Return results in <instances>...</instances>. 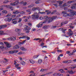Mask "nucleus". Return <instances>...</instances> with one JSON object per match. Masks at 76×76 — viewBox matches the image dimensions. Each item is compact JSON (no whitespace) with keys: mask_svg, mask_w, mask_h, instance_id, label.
<instances>
[{"mask_svg":"<svg viewBox=\"0 0 76 76\" xmlns=\"http://www.w3.org/2000/svg\"><path fill=\"white\" fill-rule=\"evenodd\" d=\"M4 33V32L2 31H0V35H3V34Z\"/></svg>","mask_w":76,"mask_h":76,"instance_id":"nucleus-37","label":"nucleus"},{"mask_svg":"<svg viewBox=\"0 0 76 76\" xmlns=\"http://www.w3.org/2000/svg\"><path fill=\"white\" fill-rule=\"evenodd\" d=\"M16 16V15H13L12 16V17L13 18H15Z\"/></svg>","mask_w":76,"mask_h":76,"instance_id":"nucleus-60","label":"nucleus"},{"mask_svg":"<svg viewBox=\"0 0 76 76\" xmlns=\"http://www.w3.org/2000/svg\"><path fill=\"white\" fill-rule=\"evenodd\" d=\"M69 27L70 28H71V29H73L74 28H75V27L74 26H72L71 25H69Z\"/></svg>","mask_w":76,"mask_h":76,"instance_id":"nucleus-45","label":"nucleus"},{"mask_svg":"<svg viewBox=\"0 0 76 76\" xmlns=\"http://www.w3.org/2000/svg\"><path fill=\"white\" fill-rule=\"evenodd\" d=\"M19 19V20L18 21V22L19 23H20L22 21V18H20Z\"/></svg>","mask_w":76,"mask_h":76,"instance_id":"nucleus-41","label":"nucleus"},{"mask_svg":"<svg viewBox=\"0 0 76 76\" xmlns=\"http://www.w3.org/2000/svg\"><path fill=\"white\" fill-rule=\"evenodd\" d=\"M12 41H15L16 40V37H11Z\"/></svg>","mask_w":76,"mask_h":76,"instance_id":"nucleus-21","label":"nucleus"},{"mask_svg":"<svg viewBox=\"0 0 76 76\" xmlns=\"http://www.w3.org/2000/svg\"><path fill=\"white\" fill-rule=\"evenodd\" d=\"M42 23L41 24V23H40L39 24H37L36 26H37V27L38 28H41V27H42Z\"/></svg>","mask_w":76,"mask_h":76,"instance_id":"nucleus-10","label":"nucleus"},{"mask_svg":"<svg viewBox=\"0 0 76 76\" xmlns=\"http://www.w3.org/2000/svg\"><path fill=\"white\" fill-rule=\"evenodd\" d=\"M51 13V11H48L47 13V15H49V14H50Z\"/></svg>","mask_w":76,"mask_h":76,"instance_id":"nucleus-57","label":"nucleus"},{"mask_svg":"<svg viewBox=\"0 0 76 76\" xmlns=\"http://www.w3.org/2000/svg\"><path fill=\"white\" fill-rule=\"evenodd\" d=\"M72 13H74V15H76V11H73Z\"/></svg>","mask_w":76,"mask_h":76,"instance_id":"nucleus-61","label":"nucleus"},{"mask_svg":"<svg viewBox=\"0 0 76 76\" xmlns=\"http://www.w3.org/2000/svg\"><path fill=\"white\" fill-rule=\"evenodd\" d=\"M19 45H16L13 47V48L14 49H18V48H19Z\"/></svg>","mask_w":76,"mask_h":76,"instance_id":"nucleus-15","label":"nucleus"},{"mask_svg":"<svg viewBox=\"0 0 76 76\" xmlns=\"http://www.w3.org/2000/svg\"><path fill=\"white\" fill-rule=\"evenodd\" d=\"M15 31H16V32H20V29H15Z\"/></svg>","mask_w":76,"mask_h":76,"instance_id":"nucleus-29","label":"nucleus"},{"mask_svg":"<svg viewBox=\"0 0 76 76\" xmlns=\"http://www.w3.org/2000/svg\"><path fill=\"white\" fill-rule=\"evenodd\" d=\"M38 9H39V7H34L32 9V10H33V11H35V10H38Z\"/></svg>","mask_w":76,"mask_h":76,"instance_id":"nucleus-16","label":"nucleus"},{"mask_svg":"<svg viewBox=\"0 0 76 76\" xmlns=\"http://www.w3.org/2000/svg\"><path fill=\"white\" fill-rule=\"evenodd\" d=\"M10 5L11 6H15L14 2V3H11L10 4Z\"/></svg>","mask_w":76,"mask_h":76,"instance_id":"nucleus-59","label":"nucleus"},{"mask_svg":"<svg viewBox=\"0 0 76 76\" xmlns=\"http://www.w3.org/2000/svg\"><path fill=\"white\" fill-rule=\"evenodd\" d=\"M67 34L69 36H71L73 35V32L72 31L71 29H69L68 30V32L67 33Z\"/></svg>","mask_w":76,"mask_h":76,"instance_id":"nucleus-4","label":"nucleus"},{"mask_svg":"<svg viewBox=\"0 0 76 76\" xmlns=\"http://www.w3.org/2000/svg\"><path fill=\"white\" fill-rule=\"evenodd\" d=\"M59 30H61V31H62V32L64 33V34H65V33H66V32H65V31H66L67 30V29H63V28H61L59 29Z\"/></svg>","mask_w":76,"mask_h":76,"instance_id":"nucleus-6","label":"nucleus"},{"mask_svg":"<svg viewBox=\"0 0 76 76\" xmlns=\"http://www.w3.org/2000/svg\"><path fill=\"white\" fill-rule=\"evenodd\" d=\"M48 27L47 26H43V27L44 29H47Z\"/></svg>","mask_w":76,"mask_h":76,"instance_id":"nucleus-31","label":"nucleus"},{"mask_svg":"<svg viewBox=\"0 0 76 76\" xmlns=\"http://www.w3.org/2000/svg\"><path fill=\"white\" fill-rule=\"evenodd\" d=\"M57 12V11L56 10H54L51 13V15H53V14H54L55 13H56Z\"/></svg>","mask_w":76,"mask_h":76,"instance_id":"nucleus-34","label":"nucleus"},{"mask_svg":"<svg viewBox=\"0 0 76 76\" xmlns=\"http://www.w3.org/2000/svg\"><path fill=\"white\" fill-rule=\"evenodd\" d=\"M12 18H7V20L8 22H10V21L12 20Z\"/></svg>","mask_w":76,"mask_h":76,"instance_id":"nucleus-20","label":"nucleus"},{"mask_svg":"<svg viewBox=\"0 0 76 76\" xmlns=\"http://www.w3.org/2000/svg\"><path fill=\"white\" fill-rule=\"evenodd\" d=\"M26 40H25L22 42H19L18 43L19 45H22V44H25V42H26Z\"/></svg>","mask_w":76,"mask_h":76,"instance_id":"nucleus-11","label":"nucleus"},{"mask_svg":"<svg viewBox=\"0 0 76 76\" xmlns=\"http://www.w3.org/2000/svg\"><path fill=\"white\" fill-rule=\"evenodd\" d=\"M76 52V50H73V52H72L71 53H70V55H75V53Z\"/></svg>","mask_w":76,"mask_h":76,"instance_id":"nucleus-14","label":"nucleus"},{"mask_svg":"<svg viewBox=\"0 0 76 76\" xmlns=\"http://www.w3.org/2000/svg\"><path fill=\"white\" fill-rule=\"evenodd\" d=\"M7 41H8V40H10V41L11 40L12 41V37L10 38H7Z\"/></svg>","mask_w":76,"mask_h":76,"instance_id":"nucleus-42","label":"nucleus"},{"mask_svg":"<svg viewBox=\"0 0 76 76\" xmlns=\"http://www.w3.org/2000/svg\"><path fill=\"white\" fill-rule=\"evenodd\" d=\"M7 26L6 25H2L0 26V29H1L2 28H4L5 27H6Z\"/></svg>","mask_w":76,"mask_h":76,"instance_id":"nucleus-9","label":"nucleus"},{"mask_svg":"<svg viewBox=\"0 0 76 76\" xmlns=\"http://www.w3.org/2000/svg\"><path fill=\"white\" fill-rule=\"evenodd\" d=\"M39 12L38 13H40V14H44L45 13V12H40L39 11Z\"/></svg>","mask_w":76,"mask_h":76,"instance_id":"nucleus-43","label":"nucleus"},{"mask_svg":"<svg viewBox=\"0 0 76 76\" xmlns=\"http://www.w3.org/2000/svg\"><path fill=\"white\" fill-rule=\"evenodd\" d=\"M68 15V14L66 13L64 15V16L65 17H66V16H67Z\"/></svg>","mask_w":76,"mask_h":76,"instance_id":"nucleus-52","label":"nucleus"},{"mask_svg":"<svg viewBox=\"0 0 76 76\" xmlns=\"http://www.w3.org/2000/svg\"><path fill=\"white\" fill-rule=\"evenodd\" d=\"M14 65H15V67L17 69H18L19 70V69H20V66H19V64H17V63L16 62V61H14Z\"/></svg>","mask_w":76,"mask_h":76,"instance_id":"nucleus-3","label":"nucleus"},{"mask_svg":"<svg viewBox=\"0 0 76 76\" xmlns=\"http://www.w3.org/2000/svg\"><path fill=\"white\" fill-rule=\"evenodd\" d=\"M72 61L71 60L66 61V63H72Z\"/></svg>","mask_w":76,"mask_h":76,"instance_id":"nucleus-38","label":"nucleus"},{"mask_svg":"<svg viewBox=\"0 0 76 76\" xmlns=\"http://www.w3.org/2000/svg\"><path fill=\"white\" fill-rule=\"evenodd\" d=\"M39 56V55H35L34 57L33 58L35 59L36 58H38Z\"/></svg>","mask_w":76,"mask_h":76,"instance_id":"nucleus-27","label":"nucleus"},{"mask_svg":"<svg viewBox=\"0 0 76 76\" xmlns=\"http://www.w3.org/2000/svg\"><path fill=\"white\" fill-rule=\"evenodd\" d=\"M26 12H28V13H29L28 14H31V9H29L28 10H26Z\"/></svg>","mask_w":76,"mask_h":76,"instance_id":"nucleus-22","label":"nucleus"},{"mask_svg":"<svg viewBox=\"0 0 76 76\" xmlns=\"http://www.w3.org/2000/svg\"><path fill=\"white\" fill-rule=\"evenodd\" d=\"M14 3L15 6H17V5H18V3H19V1H17L14 2Z\"/></svg>","mask_w":76,"mask_h":76,"instance_id":"nucleus-23","label":"nucleus"},{"mask_svg":"<svg viewBox=\"0 0 76 76\" xmlns=\"http://www.w3.org/2000/svg\"><path fill=\"white\" fill-rule=\"evenodd\" d=\"M28 25L30 26H32V23H28Z\"/></svg>","mask_w":76,"mask_h":76,"instance_id":"nucleus-58","label":"nucleus"},{"mask_svg":"<svg viewBox=\"0 0 76 76\" xmlns=\"http://www.w3.org/2000/svg\"><path fill=\"white\" fill-rule=\"evenodd\" d=\"M13 23H14V24H16L17 22L16 21H14L12 22Z\"/></svg>","mask_w":76,"mask_h":76,"instance_id":"nucleus-51","label":"nucleus"},{"mask_svg":"<svg viewBox=\"0 0 76 76\" xmlns=\"http://www.w3.org/2000/svg\"><path fill=\"white\" fill-rule=\"evenodd\" d=\"M33 7V4H31L30 5H29L28 7Z\"/></svg>","mask_w":76,"mask_h":76,"instance_id":"nucleus-47","label":"nucleus"},{"mask_svg":"<svg viewBox=\"0 0 76 76\" xmlns=\"http://www.w3.org/2000/svg\"><path fill=\"white\" fill-rule=\"evenodd\" d=\"M13 13L14 14H18L20 12L18 11V10H15L13 12Z\"/></svg>","mask_w":76,"mask_h":76,"instance_id":"nucleus-7","label":"nucleus"},{"mask_svg":"<svg viewBox=\"0 0 76 76\" xmlns=\"http://www.w3.org/2000/svg\"><path fill=\"white\" fill-rule=\"evenodd\" d=\"M58 53H62V50H57Z\"/></svg>","mask_w":76,"mask_h":76,"instance_id":"nucleus-39","label":"nucleus"},{"mask_svg":"<svg viewBox=\"0 0 76 76\" xmlns=\"http://www.w3.org/2000/svg\"><path fill=\"white\" fill-rule=\"evenodd\" d=\"M68 72L69 74H72L73 75V74H75L76 72L75 71L73 72V71H68Z\"/></svg>","mask_w":76,"mask_h":76,"instance_id":"nucleus-8","label":"nucleus"},{"mask_svg":"<svg viewBox=\"0 0 76 76\" xmlns=\"http://www.w3.org/2000/svg\"><path fill=\"white\" fill-rule=\"evenodd\" d=\"M20 49L23 51H26V49L24 48L23 47H22L20 48Z\"/></svg>","mask_w":76,"mask_h":76,"instance_id":"nucleus-25","label":"nucleus"},{"mask_svg":"<svg viewBox=\"0 0 76 76\" xmlns=\"http://www.w3.org/2000/svg\"><path fill=\"white\" fill-rule=\"evenodd\" d=\"M12 15L11 14V13H9L7 14V15L6 16L7 17H9V16H10Z\"/></svg>","mask_w":76,"mask_h":76,"instance_id":"nucleus-55","label":"nucleus"},{"mask_svg":"<svg viewBox=\"0 0 76 76\" xmlns=\"http://www.w3.org/2000/svg\"><path fill=\"white\" fill-rule=\"evenodd\" d=\"M63 2L62 1H57V2L60 5H61V4H62V3H63Z\"/></svg>","mask_w":76,"mask_h":76,"instance_id":"nucleus-18","label":"nucleus"},{"mask_svg":"<svg viewBox=\"0 0 76 76\" xmlns=\"http://www.w3.org/2000/svg\"><path fill=\"white\" fill-rule=\"evenodd\" d=\"M2 12L3 13H7V11L6 10H3L2 11Z\"/></svg>","mask_w":76,"mask_h":76,"instance_id":"nucleus-33","label":"nucleus"},{"mask_svg":"<svg viewBox=\"0 0 76 76\" xmlns=\"http://www.w3.org/2000/svg\"><path fill=\"white\" fill-rule=\"evenodd\" d=\"M42 62V60L41 59H38V62L39 64H41Z\"/></svg>","mask_w":76,"mask_h":76,"instance_id":"nucleus-12","label":"nucleus"},{"mask_svg":"<svg viewBox=\"0 0 76 76\" xmlns=\"http://www.w3.org/2000/svg\"><path fill=\"white\" fill-rule=\"evenodd\" d=\"M29 61L31 63H32V64H34L35 63V61H34L33 60H29Z\"/></svg>","mask_w":76,"mask_h":76,"instance_id":"nucleus-24","label":"nucleus"},{"mask_svg":"<svg viewBox=\"0 0 76 76\" xmlns=\"http://www.w3.org/2000/svg\"><path fill=\"white\" fill-rule=\"evenodd\" d=\"M62 13H64V15L66 13V11H63L62 12Z\"/></svg>","mask_w":76,"mask_h":76,"instance_id":"nucleus-63","label":"nucleus"},{"mask_svg":"<svg viewBox=\"0 0 76 76\" xmlns=\"http://www.w3.org/2000/svg\"><path fill=\"white\" fill-rule=\"evenodd\" d=\"M9 53H10V54H14V51H9Z\"/></svg>","mask_w":76,"mask_h":76,"instance_id":"nucleus-35","label":"nucleus"},{"mask_svg":"<svg viewBox=\"0 0 76 76\" xmlns=\"http://www.w3.org/2000/svg\"><path fill=\"white\" fill-rule=\"evenodd\" d=\"M64 7H66V6H68V7H69L70 5L69 4H66V3H64L63 4Z\"/></svg>","mask_w":76,"mask_h":76,"instance_id":"nucleus-17","label":"nucleus"},{"mask_svg":"<svg viewBox=\"0 0 76 76\" xmlns=\"http://www.w3.org/2000/svg\"><path fill=\"white\" fill-rule=\"evenodd\" d=\"M40 1V0H37V1L35 2V3H36V4H39Z\"/></svg>","mask_w":76,"mask_h":76,"instance_id":"nucleus-26","label":"nucleus"},{"mask_svg":"<svg viewBox=\"0 0 76 76\" xmlns=\"http://www.w3.org/2000/svg\"><path fill=\"white\" fill-rule=\"evenodd\" d=\"M26 38L27 40H29L30 39V37H28V36H26Z\"/></svg>","mask_w":76,"mask_h":76,"instance_id":"nucleus-48","label":"nucleus"},{"mask_svg":"<svg viewBox=\"0 0 76 76\" xmlns=\"http://www.w3.org/2000/svg\"><path fill=\"white\" fill-rule=\"evenodd\" d=\"M24 26L25 28H26L27 31H30V30H31V28L29 27H28V26L25 25Z\"/></svg>","mask_w":76,"mask_h":76,"instance_id":"nucleus-5","label":"nucleus"},{"mask_svg":"<svg viewBox=\"0 0 76 76\" xmlns=\"http://www.w3.org/2000/svg\"><path fill=\"white\" fill-rule=\"evenodd\" d=\"M44 43L43 42H42L40 44V46L41 47H42V46H44Z\"/></svg>","mask_w":76,"mask_h":76,"instance_id":"nucleus-44","label":"nucleus"},{"mask_svg":"<svg viewBox=\"0 0 76 76\" xmlns=\"http://www.w3.org/2000/svg\"><path fill=\"white\" fill-rule=\"evenodd\" d=\"M60 72L61 73H62L63 74H66V72H65V71H63V72H62V71H61Z\"/></svg>","mask_w":76,"mask_h":76,"instance_id":"nucleus-53","label":"nucleus"},{"mask_svg":"<svg viewBox=\"0 0 76 76\" xmlns=\"http://www.w3.org/2000/svg\"><path fill=\"white\" fill-rule=\"evenodd\" d=\"M24 13H25V12L24 11H22L20 12V14H24Z\"/></svg>","mask_w":76,"mask_h":76,"instance_id":"nucleus-54","label":"nucleus"},{"mask_svg":"<svg viewBox=\"0 0 76 76\" xmlns=\"http://www.w3.org/2000/svg\"><path fill=\"white\" fill-rule=\"evenodd\" d=\"M39 42H40L41 41H42V42H43L44 41L42 40V39L39 38Z\"/></svg>","mask_w":76,"mask_h":76,"instance_id":"nucleus-56","label":"nucleus"},{"mask_svg":"<svg viewBox=\"0 0 76 76\" xmlns=\"http://www.w3.org/2000/svg\"><path fill=\"white\" fill-rule=\"evenodd\" d=\"M57 18V16H53L52 17H50L49 18H48V16H47L44 17V18L46 20H49L48 21V23H50V22H52V21H53L54 19H56Z\"/></svg>","mask_w":76,"mask_h":76,"instance_id":"nucleus-1","label":"nucleus"},{"mask_svg":"<svg viewBox=\"0 0 76 76\" xmlns=\"http://www.w3.org/2000/svg\"><path fill=\"white\" fill-rule=\"evenodd\" d=\"M12 46V45L10 44V43H9V44H8L7 45H6V47L7 48H10V47H11Z\"/></svg>","mask_w":76,"mask_h":76,"instance_id":"nucleus-19","label":"nucleus"},{"mask_svg":"<svg viewBox=\"0 0 76 76\" xmlns=\"http://www.w3.org/2000/svg\"><path fill=\"white\" fill-rule=\"evenodd\" d=\"M32 18L33 19H37L39 18V15L36 14L35 15H32Z\"/></svg>","mask_w":76,"mask_h":76,"instance_id":"nucleus-2","label":"nucleus"},{"mask_svg":"<svg viewBox=\"0 0 76 76\" xmlns=\"http://www.w3.org/2000/svg\"><path fill=\"white\" fill-rule=\"evenodd\" d=\"M76 65H74V66L72 67V69H75V68H76Z\"/></svg>","mask_w":76,"mask_h":76,"instance_id":"nucleus-64","label":"nucleus"},{"mask_svg":"<svg viewBox=\"0 0 76 76\" xmlns=\"http://www.w3.org/2000/svg\"><path fill=\"white\" fill-rule=\"evenodd\" d=\"M6 7H7V8H10V9L11 10H13V8L10 7V6H6Z\"/></svg>","mask_w":76,"mask_h":76,"instance_id":"nucleus-13","label":"nucleus"},{"mask_svg":"<svg viewBox=\"0 0 76 76\" xmlns=\"http://www.w3.org/2000/svg\"><path fill=\"white\" fill-rule=\"evenodd\" d=\"M4 44H6V45H7L8 44H9V43H8V42H4Z\"/></svg>","mask_w":76,"mask_h":76,"instance_id":"nucleus-49","label":"nucleus"},{"mask_svg":"<svg viewBox=\"0 0 76 76\" xmlns=\"http://www.w3.org/2000/svg\"><path fill=\"white\" fill-rule=\"evenodd\" d=\"M53 5H54L55 7H56V8H57V4H54Z\"/></svg>","mask_w":76,"mask_h":76,"instance_id":"nucleus-62","label":"nucleus"},{"mask_svg":"<svg viewBox=\"0 0 76 76\" xmlns=\"http://www.w3.org/2000/svg\"><path fill=\"white\" fill-rule=\"evenodd\" d=\"M40 38H35L34 39V40H35L36 41H38V40H39Z\"/></svg>","mask_w":76,"mask_h":76,"instance_id":"nucleus-46","label":"nucleus"},{"mask_svg":"<svg viewBox=\"0 0 76 76\" xmlns=\"http://www.w3.org/2000/svg\"><path fill=\"white\" fill-rule=\"evenodd\" d=\"M45 71H46V69H41L40 70V72H45Z\"/></svg>","mask_w":76,"mask_h":76,"instance_id":"nucleus-40","label":"nucleus"},{"mask_svg":"<svg viewBox=\"0 0 76 76\" xmlns=\"http://www.w3.org/2000/svg\"><path fill=\"white\" fill-rule=\"evenodd\" d=\"M4 60H5V61H6V63H7L8 60H9L7 59L6 58H4Z\"/></svg>","mask_w":76,"mask_h":76,"instance_id":"nucleus-50","label":"nucleus"},{"mask_svg":"<svg viewBox=\"0 0 76 76\" xmlns=\"http://www.w3.org/2000/svg\"><path fill=\"white\" fill-rule=\"evenodd\" d=\"M73 3V1H69L67 2L68 4H70V3Z\"/></svg>","mask_w":76,"mask_h":76,"instance_id":"nucleus-32","label":"nucleus"},{"mask_svg":"<svg viewBox=\"0 0 76 76\" xmlns=\"http://www.w3.org/2000/svg\"><path fill=\"white\" fill-rule=\"evenodd\" d=\"M26 36H23L22 37H19L18 38H19V39H23V38H26Z\"/></svg>","mask_w":76,"mask_h":76,"instance_id":"nucleus-28","label":"nucleus"},{"mask_svg":"<svg viewBox=\"0 0 76 76\" xmlns=\"http://www.w3.org/2000/svg\"><path fill=\"white\" fill-rule=\"evenodd\" d=\"M8 2H9V1L7 0H5L4 1L3 3L4 4H6V3H8Z\"/></svg>","mask_w":76,"mask_h":76,"instance_id":"nucleus-30","label":"nucleus"},{"mask_svg":"<svg viewBox=\"0 0 76 76\" xmlns=\"http://www.w3.org/2000/svg\"><path fill=\"white\" fill-rule=\"evenodd\" d=\"M21 63L22 65H25L26 63L24 61H22Z\"/></svg>","mask_w":76,"mask_h":76,"instance_id":"nucleus-36","label":"nucleus"}]
</instances>
